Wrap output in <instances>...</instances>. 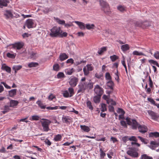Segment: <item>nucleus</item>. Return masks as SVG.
I'll return each instance as SVG.
<instances>
[{
    "label": "nucleus",
    "instance_id": "obj_1",
    "mask_svg": "<svg viewBox=\"0 0 159 159\" xmlns=\"http://www.w3.org/2000/svg\"><path fill=\"white\" fill-rule=\"evenodd\" d=\"M86 78L85 77H82L78 85V90L77 93L83 92L87 89L86 82H85Z\"/></svg>",
    "mask_w": 159,
    "mask_h": 159
},
{
    "label": "nucleus",
    "instance_id": "obj_2",
    "mask_svg": "<svg viewBox=\"0 0 159 159\" xmlns=\"http://www.w3.org/2000/svg\"><path fill=\"white\" fill-rule=\"evenodd\" d=\"M99 2L102 10L107 14H109L110 10L108 3L103 0H99Z\"/></svg>",
    "mask_w": 159,
    "mask_h": 159
},
{
    "label": "nucleus",
    "instance_id": "obj_3",
    "mask_svg": "<svg viewBox=\"0 0 159 159\" xmlns=\"http://www.w3.org/2000/svg\"><path fill=\"white\" fill-rule=\"evenodd\" d=\"M41 120H42L40 122L43 131L45 132L48 131L50 130L49 125L51 123V121L44 118H42Z\"/></svg>",
    "mask_w": 159,
    "mask_h": 159
},
{
    "label": "nucleus",
    "instance_id": "obj_4",
    "mask_svg": "<svg viewBox=\"0 0 159 159\" xmlns=\"http://www.w3.org/2000/svg\"><path fill=\"white\" fill-rule=\"evenodd\" d=\"M62 30L60 27H54L51 30L50 35L51 37H59L60 33H61Z\"/></svg>",
    "mask_w": 159,
    "mask_h": 159
},
{
    "label": "nucleus",
    "instance_id": "obj_5",
    "mask_svg": "<svg viewBox=\"0 0 159 159\" xmlns=\"http://www.w3.org/2000/svg\"><path fill=\"white\" fill-rule=\"evenodd\" d=\"M126 120L127 122V124L129 125H131L132 128L133 129H136L139 124L135 120L132 119L131 118L127 117L126 118Z\"/></svg>",
    "mask_w": 159,
    "mask_h": 159
},
{
    "label": "nucleus",
    "instance_id": "obj_6",
    "mask_svg": "<svg viewBox=\"0 0 159 159\" xmlns=\"http://www.w3.org/2000/svg\"><path fill=\"white\" fill-rule=\"evenodd\" d=\"M78 79L77 78L71 76L69 79V83L71 87H75L77 83Z\"/></svg>",
    "mask_w": 159,
    "mask_h": 159
},
{
    "label": "nucleus",
    "instance_id": "obj_7",
    "mask_svg": "<svg viewBox=\"0 0 159 159\" xmlns=\"http://www.w3.org/2000/svg\"><path fill=\"white\" fill-rule=\"evenodd\" d=\"M93 67L91 64H87L86 66H84L83 70L84 75H87L89 74V71H91L93 70Z\"/></svg>",
    "mask_w": 159,
    "mask_h": 159
},
{
    "label": "nucleus",
    "instance_id": "obj_8",
    "mask_svg": "<svg viewBox=\"0 0 159 159\" xmlns=\"http://www.w3.org/2000/svg\"><path fill=\"white\" fill-rule=\"evenodd\" d=\"M94 91L97 95L99 96H101L103 93V89L98 85H97L95 86L94 88Z\"/></svg>",
    "mask_w": 159,
    "mask_h": 159
},
{
    "label": "nucleus",
    "instance_id": "obj_9",
    "mask_svg": "<svg viewBox=\"0 0 159 159\" xmlns=\"http://www.w3.org/2000/svg\"><path fill=\"white\" fill-rule=\"evenodd\" d=\"M13 48L16 50H19L22 48L24 46L23 42H18L12 45Z\"/></svg>",
    "mask_w": 159,
    "mask_h": 159
},
{
    "label": "nucleus",
    "instance_id": "obj_10",
    "mask_svg": "<svg viewBox=\"0 0 159 159\" xmlns=\"http://www.w3.org/2000/svg\"><path fill=\"white\" fill-rule=\"evenodd\" d=\"M127 154L133 157H138V153L134 149H130V150L127 151Z\"/></svg>",
    "mask_w": 159,
    "mask_h": 159
},
{
    "label": "nucleus",
    "instance_id": "obj_11",
    "mask_svg": "<svg viewBox=\"0 0 159 159\" xmlns=\"http://www.w3.org/2000/svg\"><path fill=\"white\" fill-rule=\"evenodd\" d=\"M148 112L149 116H151V119L153 120H156L159 117L157 114L152 111L148 110Z\"/></svg>",
    "mask_w": 159,
    "mask_h": 159
},
{
    "label": "nucleus",
    "instance_id": "obj_12",
    "mask_svg": "<svg viewBox=\"0 0 159 159\" xmlns=\"http://www.w3.org/2000/svg\"><path fill=\"white\" fill-rule=\"evenodd\" d=\"M159 146V142L155 141H151L150 145H148V146L152 150H155L156 147Z\"/></svg>",
    "mask_w": 159,
    "mask_h": 159
},
{
    "label": "nucleus",
    "instance_id": "obj_13",
    "mask_svg": "<svg viewBox=\"0 0 159 159\" xmlns=\"http://www.w3.org/2000/svg\"><path fill=\"white\" fill-rule=\"evenodd\" d=\"M138 128L139 131L142 134L148 131L147 127L144 125H139Z\"/></svg>",
    "mask_w": 159,
    "mask_h": 159
},
{
    "label": "nucleus",
    "instance_id": "obj_14",
    "mask_svg": "<svg viewBox=\"0 0 159 159\" xmlns=\"http://www.w3.org/2000/svg\"><path fill=\"white\" fill-rule=\"evenodd\" d=\"M62 120L64 123L70 124L72 121V119L70 116H63L62 117Z\"/></svg>",
    "mask_w": 159,
    "mask_h": 159
},
{
    "label": "nucleus",
    "instance_id": "obj_15",
    "mask_svg": "<svg viewBox=\"0 0 159 159\" xmlns=\"http://www.w3.org/2000/svg\"><path fill=\"white\" fill-rule=\"evenodd\" d=\"M25 25L29 29L33 28L34 27L33 20L31 19L27 20L25 22Z\"/></svg>",
    "mask_w": 159,
    "mask_h": 159
},
{
    "label": "nucleus",
    "instance_id": "obj_16",
    "mask_svg": "<svg viewBox=\"0 0 159 159\" xmlns=\"http://www.w3.org/2000/svg\"><path fill=\"white\" fill-rule=\"evenodd\" d=\"M1 69L2 70H5L8 73H10L11 72V69L10 67L7 66L5 64H3L2 65Z\"/></svg>",
    "mask_w": 159,
    "mask_h": 159
},
{
    "label": "nucleus",
    "instance_id": "obj_17",
    "mask_svg": "<svg viewBox=\"0 0 159 159\" xmlns=\"http://www.w3.org/2000/svg\"><path fill=\"white\" fill-rule=\"evenodd\" d=\"M9 2L8 0H0V7L2 8L3 7L7 6V3Z\"/></svg>",
    "mask_w": 159,
    "mask_h": 159
},
{
    "label": "nucleus",
    "instance_id": "obj_18",
    "mask_svg": "<svg viewBox=\"0 0 159 159\" xmlns=\"http://www.w3.org/2000/svg\"><path fill=\"white\" fill-rule=\"evenodd\" d=\"M74 22L79 26V28L81 29L84 30L85 29V24L83 22L78 21H75Z\"/></svg>",
    "mask_w": 159,
    "mask_h": 159
},
{
    "label": "nucleus",
    "instance_id": "obj_19",
    "mask_svg": "<svg viewBox=\"0 0 159 159\" xmlns=\"http://www.w3.org/2000/svg\"><path fill=\"white\" fill-rule=\"evenodd\" d=\"M19 103V102L16 100H11L9 102V106L11 107H14L16 106Z\"/></svg>",
    "mask_w": 159,
    "mask_h": 159
},
{
    "label": "nucleus",
    "instance_id": "obj_20",
    "mask_svg": "<svg viewBox=\"0 0 159 159\" xmlns=\"http://www.w3.org/2000/svg\"><path fill=\"white\" fill-rule=\"evenodd\" d=\"M59 59L61 61H63L68 58V56L65 53L60 54L59 55Z\"/></svg>",
    "mask_w": 159,
    "mask_h": 159
},
{
    "label": "nucleus",
    "instance_id": "obj_21",
    "mask_svg": "<svg viewBox=\"0 0 159 159\" xmlns=\"http://www.w3.org/2000/svg\"><path fill=\"white\" fill-rule=\"evenodd\" d=\"M17 89H11L8 92L9 95L10 97H12L16 95Z\"/></svg>",
    "mask_w": 159,
    "mask_h": 159
},
{
    "label": "nucleus",
    "instance_id": "obj_22",
    "mask_svg": "<svg viewBox=\"0 0 159 159\" xmlns=\"http://www.w3.org/2000/svg\"><path fill=\"white\" fill-rule=\"evenodd\" d=\"M80 127L81 129L84 132H88L90 131L89 127L85 125H80Z\"/></svg>",
    "mask_w": 159,
    "mask_h": 159
},
{
    "label": "nucleus",
    "instance_id": "obj_23",
    "mask_svg": "<svg viewBox=\"0 0 159 159\" xmlns=\"http://www.w3.org/2000/svg\"><path fill=\"white\" fill-rule=\"evenodd\" d=\"M129 46L128 44H125L121 46L120 48L123 52H125L129 49Z\"/></svg>",
    "mask_w": 159,
    "mask_h": 159
},
{
    "label": "nucleus",
    "instance_id": "obj_24",
    "mask_svg": "<svg viewBox=\"0 0 159 159\" xmlns=\"http://www.w3.org/2000/svg\"><path fill=\"white\" fill-rule=\"evenodd\" d=\"M4 15L6 16L7 18L11 17L12 16V14L10 10H6L5 11L4 13Z\"/></svg>",
    "mask_w": 159,
    "mask_h": 159
},
{
    "label": "nucleus",
    "instance_id": "obj_25",
    "mask_svg": "<svg viewBox=\"0 0 159 159\" xmlns=\"http://www.w3.org/2000/svg\"><path fill=\"white\" fill-rule=\"evenodd\" d=\"M9 105H5L3 107V110L2 111V112L3 114H5L6 113L8 112L10 110Z\"/></svg>",
    "mask_w": 159,
    "mask_h": 159
},
{
    "label": "nucleus",
    "instance_id": "obj_26",
    "mask_svg": "<svg viewBox=\"0 0 159 159\" xmlns=\"http://www.w3.org/2000/svg\"><path fill=\"white\" fill-rule=\"evenodd\" d=\"M39 107L41 108V109H44L46 108V106L44 105L43 103L40 100H38L36 102Z\"/></svg>",
    "mask_w": 159,
    "mask_h": 159
},
{
    "label": "nucleus",
    "instance_id": "obj_27",
    "mask_svg": "<svg viewBox=\"0 0 159 159\" xmlns=\"http://www.w3.org/2000/svg\"><path fill=\"white\" fill-rule=\"evenodd\" d=\"M22 66L21 65H15L12 67V69L14 70L15 73H16V71L21 69Z\"/></svg>",
    "mask_w": 159,
    "mask_h": 159
},
{
    "label": "nucleus",
    "instance_id": "obj_28",
    "mask_svg": "<svg viewBox=\"0 0 159 159\" xmlns=\"http://www.w3.org/2000/svg\"><path fill=\"white\" fill-rule=\"evenodd\" d=\"M68 90L69 94L70 95V96L72 97L75 93L73 88L72 87H69L68 88Z\"/></svg>",
    "mask_w": 159,
    "mask_h": 159
},
{
    "label": "nucleus",
    "instance_id": "obj_29",
    "mask_svg": "<svg viewBox=\"0 0 159 159\" xmlns=\"http://www.w3.org/2000/svg\"><path fill=\"white\" fill-rule=\"evenodd\" d=\"M143 22L142 21L139 20L137 21L135 23V25L137 26L141 27L143 28Z\"/></svg>",
    "mask_w": 159,
    "mask_h": 159
},
{
    "label": "nucleus",
    "instance_id": "obj_30",
    "mask_svg": "<svg viewBox=\"0 0 159 159\" xmlns=\"http://www.w3.org/2000/svg\"><path fill=\"white\" fill-rule=\"evenodd\" d=\"M101 96L98 95L94 96L93 98L94 102L96 103H99L100 102Z\"/></svg>",
    "mask_w": 159,
    "mask_h": 159
},
{
    "label": "nucleus",
    "instance_id": "obj_31",
    "mask_svg": "<svg viewBox=\"0 0 159 159\" xmlns=\"http://www.w3.org/2000/svg\"><path fill=\"white\" fill-rule=\"evenodd\" d=\"M56 22L60 25H64L65 24V21L64 20H61L58 18H54Z\"/></svg>",
    "mask_w": 159,
    "mask_h": 159
},
{
    "label": "nucleus",
    "instance_id": "obj_32",
    "mask_svg": "<svg viewBox=\"0 0 159 159\" xmlns=\"http://www.w3.org/2000/svg\"><path fill=\"white\" fill-rule=\"evenodd\" d=\"M38 65V63L35 62H32L28 64V66L30 68L36 67Z\"/></svg>",
    "mask_w": 159,
    "mask_h": 159
},
{
    "label": "nucleus",
    "instance_id": "obj_33",
    "mask_svg": "<svg viewBox=\"0 0 159 159\" xmlns=\"http://www.w3.org/2000/svg\"><path fill=\"white\" fill-rule=\"evenodd\" d=\"M107 50V48L106 47H104L102 48L99 49L98 51V53L99 55L102 54L104 52L106 51Z\"/></svg>",
    "mask_w": 159,
    "mask_h": 159
},
{
    "label": "nucleus",
    "instance_id": "obj_34",
    "mask_svg": "<svg viewBox=\"0 0 159 159\" xmlns=\"http://www.w3.org/2000/svg\"><path fill=\"white\" fill-rule=\"evenodd\" d=\"M86 27L88 30H90L91 29H94L95 25L93 24H87L86 25Z\"/></svg>",
    "mask_w": 159,
    "mask_h": 159
},
{
    "label": "nucleus",
    "instance_id": "obj_35",
    "mask_svg": "<svg viewBox=\"0 0 159 159\" xmlns=\"http://www.w3.org/2000/svg\"><path fill=\"white\" fill-rule=\"evenodd\" d=\"M16 55V54L15 53H11L10 52L7 53V56L11 58H14Z\"/></svg>",
    "mask_w": 159,
    "mask_h": 159
},
{
    "label": "nucleus",
    "instance_id": "obj_36",
    "mask_svg": "<svg viewBox=\"0 0 159 159\" xmlns=\"http://www.w3.org/2000/svg\"><path fill=\"white\" fill-rule=\"evenodd\" d=\"M107 84L108 86L111 89H113V86L114 85V83L111 80H109L107 83Z\"/></svg>",
    "mask_w": 159,
    "mask_h": 159
},
{
    "label": "nucleus",
    "instance_id": "obj_37",
    "mask_svg": "<svg viewBox=\"0 0 159 159\" xmlns=\"http://www.w3.org/2000/svg\"><path fill=\"white\" fill-rule=\"evenodd\" d=\"M30 57L33 59H35L38 57V55L36 53L32 52L30 54Z\"/></svg>",
    "mask_w": 159,
    "mask_h": 159
},
{
    "label": "nucleus",
    "instance_id": "obj_38",
    "mask_svg": "<svg viewBox=\"0 0 159 159\" xmlns=\"http://www.w3.org/2000/svg\"><path fill=\"white\" fill-rule=\"evenodd\" d=\"M87 89H91L93 87V83L92 82H86Z\"/></svg>",
    "mask_w": 159,
    "mask_h": 159
},
{
    "label": "nucleus",
    "instance_id": "obj_39",
    "mask_svg": "<svg viewBox=\"0 0 159 159\" xmlns=\"http://www.w3.org/2000/svg\"><path fill=\"white\" fill-rule=\"evenodd\" d=\"M148 62L150 64L155 65L157 67H159V65L156 61L153 60H150L148 61Z\"/></svg>",
    "mask_w": 159,
    "mask_h": 159
},
{
    "label": "nucleus",
    "instance_id": "obj_40",
    "mask_svg": "<svg viewBox=\"0 0 159 159\" xmlns=\"http://www.w3.org/2000/svg\"><path fill=\"white\" fill-rule=\"evenodd\" d=\"M73 72L74 69L73 68L67 69L65 70V72L68 75H71Z\"/></svg>",
    "mask_w": 159,
    "mask_h": 159
},
{
    "label": "nucleus",
    "instance_id": "obj_41",
    "mask_svg": "<svg viewBox=\"0 0 159 159\" xmlns=\"http://www.w3.org/2000/svg\"><path fill=\"white\" fill-rule=\"evenodd\" d=\"M63 96L65 98L71 97L70 95L69 94V93L68 90H65L63 92Z\"/></svg>",
    "mask_w": 159,
    "mask_h": 159
},
{
    "label": "nucleus",
    "instance_id": "obj_42",
    "mask_svg": "<svg viewBox=\"0 0 159 159\" xmlns=\"http://www.w3.org/2000/svg\"><path fill=\"white\" fill-rule=\"evenodd\" d=\"M149 136L150 137L154 136L155 137H159V133L157 132L150 133L149 134Z\"/></svg>",
    "mask_w": 159,
    "mask_h": 159
},
{
    "label": "nucleus",
    "instance_id": "obj_43",
    "mask_svg": "<svg viewBox=\"0 0 159 159\" xmlns=\"http://www.w3.org/2000/svg\"><path fill=\"white\" fill-rule=\"evenodd\" d=\"M39 119V117L37 115H34L31 116L30 120H38Z\"/></svg>",
    "mask_w": 159,
    "mask_h": 159
},
{
    "label": "nucleus",
    "instance_id": "obj_44",
    "mask_svg": "<svg viewBox=\"0 0 159 159\" xmlns=\"http://www.w3.org/2000/svg\"><path fill=\"white\" fill-rule=\"evenodd\" d=\"M133 54L134 55L141 56L144 55V54L141 52H139L137 51H134L133 52Z\"/></svg>",
    "mask_w": 159,
    "mask_h": 159
},
{
    "label": "nucleus",
    "instance_id": "obj_45",
    "mask_svg": "<svg viewBox=\"0 0 159 159\" xmlns=\"http://www.w3.org/2000/svg\"><path fill=\"white\" fill-rule=\"evenodd\" d=\"M101 111L102 112H104L105 111H106L107 110V108L106 107V104L102 103L101 104Z\"/></svg>",
    "mask_w": 159,
    "mask_h": 159
},
{
    "label": "nucleus",
    "instance_id": "obj_46",
    "mask_svg": "<svg viewBox=\"0 0 159 159\" xmlns=\"http://www.w3.org/2000/svg\"><path fill=\"white\" fill-rule=\"evenodd\" d=\"M87 107L91 110H92L93 109V107L92 105L91 102L90 101H88L86 103Z\"/></svg>",
    "mask_w": 159,
    "mask_h": 159
},
{
    "label": "nucleus",
    "instance_id": "obj_47",
    "mask_svg": "<svg viewBox=\"0 0 159 159\" xmlns=\"http://www.w3.org/2000/svg\"><path fill=\"white\" fill-rule=\"evenodd\" d=\"M107 103L108 104L110 103L111 105H116V102L111 99L107 100Z\"/></svg>",
    "mask_w": 159,
    "mask_h": 159
},
{
    "label": "nucleus",
    "instance_id": "obj_48",
    "mask_svg": "<svg viewBox=\"0 0 159 159\" xmlns=\"http://www.w3.org/2000/svg\"><path fill=\"white\" fill-rule=\"evenodd\" d=\"M141 158V159H153L152 157L149 156L145 154L142 155Z\"/></svg>",
    "mask_w": 159,
    "mask_h": 159
},
{
    "label": "nucleus",
    "instance_id": "obj_49",
    "mask_svg": "<svg viewBox=\"0 0 159 159\" xmlns=\"http://www.w3.org/2000/svg\"><path fill=\"white\" fill-rule=\"evenodd\" d=\"M62 137L61 135L58 134L54 138V140L56 141H60L61 140Z\"/></svg>",
    "mask_w": 159,
    "mask_h": 159
},
{
    "label": "nucleus",
    "instance_id": "obj_50",
    "mask_svg": "<svg viewBox=\"0 0 159 159\" xmlns=\"http://www.w3.org/2000/svg\"><path fill=\"white\" fill-rule=\"evenodd\" d=\"M105 78L106 80H111L112 78L109 72H107L105 74Z\"/></svg>",
    "mask_w": 159,
    "mask_h": 159
},
{
    "label": "nucleus",
    "instance_id": "obj_51",
    "mask_svg": "<svg viewBox=\"0 0 159 159\" xmlns=\"http://www.w3.org/2000/svg\"><path fill=\"white\" fill-rule=\"evenodd\" d=\"M103 76V73L102 72L99 73H96L95 75V77L98 79H100Z\"/></svg>",
    "mask_w": 159,
    "mask_h": 159
},
{
    "label": "nucleus",
    "instance_id": "obj_52",
    "mask_svg": "<svg viewBox=\"0 0 159 159\" xmlns=\"http://www.w3.org/2000/svg\"><path fill=\"white\" fill-rule=\"evenodd\" d=\"M100 152V156L101 158H104V157L106 156V153L102 150V148H100L99 150Z\"/></svg>",
    "mask_w": 159,
    "mask_h": 159
},
{
    "label": "nucleus",
    "instance_id": "obj_53",
    "mask_svg": "<svg viewBox=\"0 0 159 159\" xmlns=\"http://www.w3.org/2000/svg\"><path fill=\"white\" fill-rule=\"evenodd\" d=\"M57 78L59 79L64 77L65 75L63 73L59 72L57 75Z\"/></svg>",
    "mask_w": 159,
    "mask_h": 159
},
{
    "label": "nucleus",
    "instance_id": "obj_54",
    "mask_svg": "<svg viewBox=\"0 0 159 159\" xmlns=\"http://www.w3.org/2000/svg\"><path fill=\"white\" fill-rule=\"evenodd\" d=\"M151 23L149 22H148L147 21H145V22H143V26L144 27H146L148 26H149L150 25Z\"/></svg>",
    "mask_w": 159,
    "mask_h": 159
},
{
    "label": "nucleus",
    "instance_id": "obj_55",
    "mask_svg": "<svg viewBox=\"0 0 159 159\" xmlns=\"http://www.w3.org/2000/svg\"><path fill=\"white\" fill-rule=\"evenodd\" d=\"M138 138L139 139L141 140V141L144 143V144H147L148 143V142L146 140H145L141 136H138Z\"/></svg>",
    "mask_w": 159,
    "mask_h": 159
},
{
    "label": "nucleus",
    "instance_id": "obj_56",
    "mask_svg": "<svg viewBox=\"0 0 159 159\" xmlns=\"http://www.w3.org/2000/svg\"><path fill=\"white\" fill-rule=\"evenodd\" d=\"M110 58L112 61H114L118 58V57L116 55H113V56H111Z\"/></svg>",
    "mask_w": 159,
    "mask_h": 159
},
{
    "label": "nucleus",
    "instance_id": "obj_57",
    "mask_svg": "<svg viewBox=\"0 0 159 159\" xmlns=\"http://www.w3.org/2000/svg\"><path fill=\"white\" fill-rule=\"evenodd\" d=\"M53 69L55 71H58L59 69V66L58 64H54L53 67Z\"/></svg>",
    "mask_w": 159,
    "mask_h": 159
},
{
    "label": "nucleus",
    "instance_id": "obj_58",
    "mask_svg": "<svg viewBox=\"0 0 159 159\" xmlns=\"http://www.w3.org/2000/svg\"><path fill=\"white\" fill-rule=\"evenodd\" d=\"M153 56L156 59H159V52L156 51L155 52Z\"/></svg>",
    "mask_w": 159,
    "mask_h": 159
},
{
    "label": "nucleus",
    "instance_id": "obj_59",
    "mask_svg": "<svg viewBox=\"0 0 159 159\" xmlns=\"http://www.w3.org/2000/svg\"><path fill=\"white\" fill-rule=\"evenodd\" d=\"M46 108L48 110H53L57 109L58 108V107L57 106H56L54 107H46Z\"/></svg>",
    "mask_w": 159,
    "mask_h": 159
},
{
    "label": "nucleus",
    "instance_id": "obj_60",
    "mask_svg": "<svg viewBox=\"0 0 159 159\" xmlns=\"http://www.w3.org/2000/svg\"><path fill=\"white\" fill-rule=\"evenodd\" d=\"M148 101L151 102V103L154 105H156V104L155 103V102L154 101V100L151 98H148Z\"/></svg>",
    "mask_w": 159,
    "mask_h": 159
},
{
    "label": "nucleus",
    "instance_id": "obj_61",
    "mask_svg": "<svg viewBox=\"0 0 159 159\" xmlns=\"http://www.w3.org/2000/svg\"><path fill=\"white\" fill-rule=\"evenodd\" d=\"M117 112L119 113H121V115H124L125 113L124 110L120 108H119L117 111Z\"/></svg>",
    "mask_w": 159,
    "mask_h": 159
},
{
    "label": "nucleus",
    "instance_id": "obj_62",
    "mask_svg": "<svg viewBox=\"0 0 159 159\" xmlns=\"http://www.w3.org/2000/svg\"><path fill=\"white\" fill-rule=\"evenodd\" d=\"M117 9L121 11H123L125 10V8L121 5L117 7Z\"/></svg>",
    "mask_w": 159,
    "mask_h": 159
},
{
    "label": "nucleus",
    "instance_id": "obj_63",
    "mask_svg": "<svg viewBox=\"0 0 159 159\" xmlns=\"http://www.w3.org/2000/svg\"><path fill=\"white\" fill-rule=\"evenodd\" d=\"M129 140L130 141H133L135 142L137 141V139L135 137L132 136L129 138Z\"/></svg>",
    "mask_w": 159,
    "mask_h": 159
},
{
    "label": "nucleus",
    "instance_id": "obj_64",
    "mask_svg": "<svg viewBox=\"0 0 159 159\" xmlns=\"http://www.w3.org/2000/svg\"><path fill=\"white\" fill-rule=\"evenodd\" d=\"M67 35V33L66 32H64L60 33L59 36L61 37H66Z\"/></svg>",
    "mask_w": 159,
    "mask_h": 159
}]
</instances>
